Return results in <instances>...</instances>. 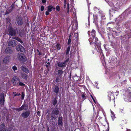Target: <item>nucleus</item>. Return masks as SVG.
Masks as SVG:
<instances>
[{
	"mask_svg": "<svg viewBox=\"0 0 131 131\" xmlns=\"http://www.w3.org/2000/svg\"><path fill=\"white\" fill-rule=\"evenodd\" d=\"M90 44L94 43L95 48L96 49L97 48L99 49L101 47V43L98 41V38L95 36L92 38L91 37L90 38Z\"/></svg>",
	"mask_w": 131,
	"mask_h": 131,
	"instance_id": "f257e3e1",
	"label": "nucleus"
},
{
	"mask_svg": "<svg viewBox=\"0 0 131 131\" xmlns=\"http://www.w3.org/2000/svg\"><path fill=\"white\" fill-rule=\"evenodd\" d=\"M59 110L57 107L56 108L55 107V108H54L51 112V120L53 119L54 120H56L57 117V115L59 114Z\"/></svg>",
	"mask_w": 131,
	"mask_h": 131,
	"instance_id": "f03ea898",
	"label": "nucleus"
},
{
	"mask_svg": "<svg viewBox=\"0 0 131 131\" xmlns=\"http://www.w3.org/2000/svg\"><path fill=\"white\" fill-rule=\"evenodd\" d=\"M17 28L16 29H15L13 27L10 25L8 27V32L9 35L11 36H16V31Z\"/></svg>",
	"mask_w": 131,
	"mask_h": 131,
	"instance_id": "7ed1b4c3",
	"label": "nucleus"
},
{
	"mask_svg": "<svg viewBox=\"0 0 131 131\" xmlns=\"http://www.w3.org/2000/svg\"><path fill=\"white\" fill-rule=\"evenodd\" d=\"M69 60V59L68 58L64 62H60L59 61L57 62V65L59 68H62L63 69L66 67Z\"/></svg>",
	"mask_w": 131,
	"mask_h": 131,
	"instance_id": "20e7f679",
	"label": "nucleus"
},
{
	"mask_svg": "<svg viewBox=\"0 0 131 131\" xmlns=\"http://www.w3.org/2000/svg\"><path fill=\"white\" fill-rule=\"evenodd\" d=\"M17 58L19 61L23 63H25L26 62L25 56V55L23 53L19 52L17 54Z\"/></svg>",
	"mask_w": 131,
	"mask_h": 131,
	"instance_id": "39448f33",
	"label": "nucleus"
},
{
	"mask_svg": "<svg viewBox=\"0 0 131 131\" xmlns=\"http://www.w3.org/2000/svg\"><path fill=\"white\" fill-rule=\"evenodd\" d=\"M28 108V105L27 104H23L20 107L18 108H14L13 109L18 111L19 112L24 110H27Z\"/></svg>",
	"mask_w": 131,
	"mask_h": 131,
	"instance_id": "423d86ee",
	"label": "nucleus"
},
{
	"mask_svg": "<svg viewBox=\"0 0 131 131\" xmlns=\"http://www.w3.org/2000/svg\"><path fill=\"white\" fill-rule=\"evenodd\" d=\"M12 81L14 86H18L20 80L18 77L15 76L13 77L12 79Z\"/></svg>",
	"mask_w": 131,
	"mask_h": 131,
	"instance_id": "0eeeda50",
	"label": "nucleus"
},
{
	"mask_svg": "<svg viewBox=\"0 0 131 131\" xmlns=\"http://www.w3.org/2000/svg\"><path fill=\"white\" fill-rule=\"evenodd\" d=\"M16 24L19 26H21L23 24L22 18L20 17H18L16 18Z\"/></svg>",
	"mask_w": 131,
	"mask_h": 131,
	"instance_id": "6e6552de",
	"label": "nucleus"
},
{
	"mask_svg": "<svg viewBox=\"0 0 131 131\" xmlns=\"http://www.w3.org/2000/svg\"><path fill=\"white\" fill-rule=\"evenodd\" d=\"M5 98L4 97V93L2 92L0 94V104L3 105L4 104L5 101Z\"/></svg>",
	"mask_w": 131,
	"mask_h": 131,
	"instance_id": "1a4fd4ad",
	"label": "nucleus"
},
{
	"mask_svg": "<svg viewBox=\"0 0 131 131\" xmlns=\"http://www.w3.org/2000/svg\"><path fill=\"white\" fill-rule=\"evenodd\" d=\"M17 41L14 40H10L8 43V46L14 47L17 45Z\"/></svg>",
	"mask_w": 131,
	"mask_h": 131,
	"instance_id": "9d476101",
	"label": "nucleus"
},
{
	"mask_svg": "<svg viewBox=\"0 0 131 131\" xmlns=\"http://www.w3.org/2000/svg\"><path fill=\"white\" fill-rule=\"evenodd\" d=\"M16 49L18 51L23 52H24L26 51L25 49L21 45L17 46L16 47Z\"/></svg>",
	"mask_w": 131,
	"mask_h": 131,
	"instance_id": "9b49d317",
	"label": "nucleus"
},
{
	"mask_svg": "<svg viewBox=\"0 0 131 131\" xmlns=\"http://www.w3.org/2000/svg\"><path fill=\"white\" fill-rule=\"evenodd\" d=\"M30 114V111H25L21 113V115L24 118H26L29 116Z\"/></svg>",
	"mask_w": 131,
	"mask_h": 131,
	"instance_id": "f8f14e48",
	"label": "nucleus"
},
{
	"mask_svg": "<svg viewBox=\"0 0 131 131\" xmlns=\"http://www.w3.org/2000/svg\"><path fill=\"white\" fill-rule=\"evenodd\" d=\"M10 59V56H6L4 58L3 63L4 64H6Z\"/></svg>",
	"mask_w": 131,
	"mask_h": 131,
	"instance_id": "ddd939ff",
	"label": "nucleus"
},
{
	"mask_svg": "<svg viewBox=\"0 0 131 131\" xmlns=\"http://www.w3.org/2000/svg\"><path fill=\"white\" fill-rule=\"evenodd\" d=\"M63 117L61 115L59 116L58 117V125L60 127L63 125V122H62Z\"/></svg>",
	"mask_w": 131,
	"mask_h": 131,
	"instance_id": "4468645a",
	"label": "nucleus"
},
{
	"mask_svg": "<svg viewBox=\"0 0 131 131\" xmlns=\"http://www.w3.org/2000/svg\"><path fill=\"white\" fill-rule=\"evenodd\" d=\"M108 99L110 101H112L114 104H115V97L113 96V95L111 94H109L108 96Z\"/></svg>",
	"mask_w": 131,
	"mask_h": 131,
	"instance_id": "2eb2a0df",
	"label": "nucleus"
},
{
	"mask_svg": "<svg viewBox=\"0 0 131 131\" xmlns=\"http://www.w3.org/2000/svg\"><path fill=\"white\" fill-rule=\"evenodd\" d=\"M13 49L10 47H7L5 49V51L6 54H11L13 52Z\"/></svg>",
	"mask_w": 131,
	"mask_h": 131,
	"instance_id": "dca6fc26",
	"label": "nucleus"
},
{
	"mask_svg": "<svg viewBox=\"0 0 131 131\" xmlns=\"http://www.w3.org/2000/svg\"><path fill=\"white\" fill-rule=\"evenodd\" d=\"M59 88L57 85H55L53 88V92L55 93L56 94H58L59 91Z\"/></svg>",
	"mask_w": 131,
	"mask_h": 131,
	"instance_id": "f3484780",
	"label": "nucleus"
},
{
	"mask_svg": "<svg viewBox=\"0 0 131 131\" xmlns=\"http://www.w3.org/2000/svg\"><path fill=\"white\" fill-rule=\"evenodd\" d=\"M6 130L5 124L3 123L0 126V131H6Z\"/></svg>",
	"mask_w": 131,
	"mask_h": 131,
	"instance_id": "a211bd4d",
	"label": "nucleus"
},
{
	"mask_svg": "<svg viewBox=\"0 0 131 131\" xmlns=\"http://www.w3.org/2000/svg\"><path fill=\"white\" fill-rule=\"evenodd\" d=\"M57 72L56 75H58V76L62 77V75L64 72L63 71H62V70L59 69L57 71Z\"/></svg>",
	"mask_w": 131,
	"mask_h": 131,
	"instance_id": "6ab92c4d",
	"label": "nucleus"
},
{
	"mask_svg": "<svg viewBox=\"0 0 131 131\" xmlns=\"http://www.w3.org/2000/svg\"><path fill=\"white\" fill-rule=\"evenodd\" d=\"M122 18L120 17H119L117 19L115 20V22L116 24L119 25V24L121 22L122 20Z\"/></svg>",
	"mask_w": 131,
	"mask_h": 131,
	"instance_id": "aec40b11",
	"label": "nucleus"
},
{
	"mask_svg": "<svg viewBox=\"0 0 131 131\" xmlns=\"http://www.w3.org/2000/svg\"><path fill=\"white\" fill-rule=\"evenodd\" d=\"M13 39L16 40L19 42L21 43H22L23 45H24V43L23 41H22L21 40L20 38L17 36H15L12 38Z\"/></svg>",
	"mask_w": 131,
	"mask_h": 131,
	"instance_id": "412c9836",
	"label": "nucleus"
},
{
	"mask_svg": "<svg viewBox=\"0 0 131 131\" xmlns=\"http://www.w3.org/2000/svg\"><path fill=\"white\" fill-rule=\"evenodd\" d=\"M21 69L23 71L26 73H29L28 69L23 66H21Z\"/></svg>",
	"mask_w": 131,
	"mask_h": 131,
	"instance_id": "4be33fe9",
	"label": "nucleus"
},
{
	"mask_svg": "<svg viewBox=\"0 0 131 131\" xmlns=\"http://www.w3.org/2000/svg\"><path fill=\"white\" fill-rule=\"evenodd\" d=\"M56 48L57 50H59L61 49V46L59 42H57L56 43Z\"/></svg>",
	"mask_w": 131,
	"mask_h": 131,
	"instance_id": "5701e85b",
	"label": "nucleus"
},
{
	"mask_svg": "<svg viewBox=\"0 0 131 131\" xmlns=\"http://www.w3.org/2000/svg\"><path fill=\"white\" fill-rule=\"evenodd\" d=\"M112 34L113 36H118L119 34V32L118 31H116L113 30H112Z\"/></svg>",
	"mask_w": 131,
	"mask_h": 131,
	"instance_id": "b1692460",
	"label": "nucleus"
},
{
	"mask_svg": "<svg viewBox=\"0 0 131 131\" xmlns=\"http://www.w3.org/2000/svg\"><path fill=\"white\" fill-rule=\"evenodd\" d=\"M96 31L94 29H93L91 32V36L92 37V38H93L95 36Z\"/></svg>",
	"mask_w": 131,
	"mask_h": 131,
	"instance_id": "393cba45",
	"label": "nucleus"
},
{
	"mask_svg": "<svg viewBox=\"0 0 131 131\" xmlns=\"http://www.w3.org/2000/svg\"><path fill=\"white\" fill-rule=\"evenodd\" d=\"M24 33V30H19V35L20 37H22Z\"/></svg>",
	"mask_w": 131,
	"mask_h": 131,
	"instance_id": "a878e982",
	"label": "nucleus"
},
{
	"mask_svg": "<svg viewBox=\"0 0 131 131\" xmlns=\"http://www.w3.org/2000/svg\"><path fill=\"white\" fill-rule=\"evenodd\" d=\"M21 75L23 79H25L26 80H27L28 76L25 73H23L21 74Z\"/></svg>",
	"mask_w": 131,
	"mask_h": 131,
	"instance_id": "bb28decb",
	"label": "nucleus"
},
{
	"mask_svg": "<svg viewBox=\"0 0 131 131\" xmlns=\"http://www.w3.org/2000/svg\"><path fill=\"white\" fill-rule=\"evenodd\" d=\"M116 10H115L114 9H111L109 10V13L110 15H112L114 14Z\"/></svg>",
	"mask_w": 131,
	"mask_h": 131,
	"instance_id": "cd10ccee",
	"label": "nucleus"
},
{
	"mask_svg": "<svg viewBox=\"0 0 131 131\" xmlns=\"http://www.w3.org/2000/svg\"><path fill=\"white\" fill-rule=\"evenodd\" d=\"M57 98H55L52 100V103L53 105L55 106L57 104Z\"/></svg>",
	"mask_w": 131,
	"mask_h": 131,
	"instance_id": "c85d7f7f",
	"label": "nucleus"
},
{
	"mask_svg": "<svg viewBox=\"0 0 131 131\" xmlns=\"http://www.w3.org/2000/svg\"><path fill=\"white\" fill-rule=\"evenodd\" d=\"M62 79V77L58 76L56 77L55 81L56 82L58 83L61 81Z\"/></svg>",
	"mask_w": 131,
	"mask_h": 131,
	"instance_id": "c756f323",
	"label": "nucleus"
},
{
	"mask_svg": "<svg viewBox=\"0 0 131 131\" xmlns=\"http://www.w3.org/2000/svg\"><path fill=\"white\" fill-rule=\"evenodd\" d=\"M70 49V46H68L66 50V55H67L69 53V52Z\"/></svg>",
	"mask_w": 131,
	"mask_h": 131,
	"instance_id": "7c9ffc66",
	"label": "nucleus"
},
{
	"mask_svg": "<svg viewBox=\"0 0 131 131\" xmlns=\"http://www.w3.org/2000/svg\"><path fill=\"white\" fill-rule=\"evenodd\" d=\"M85 95L86 94L85 93H83L81 95V96L83 99V101H84L86 99V97L85 96Z\"/></svg>",
	"mask_w": 131,
	"mask_h": 131,
	"instance_id": "2f4dec72",
	"label": "nucleus"
},
{
	"mask_svg": "<svg viewBox=\"0 0 131 131\" xmlns=\"http://www.w3.org/2000/svg\"><path fill=\"white\" fill-rule=\"evenodd\" d=\"M127 98L128 100L131 102V93H129L127 95Z\"/></svg>",
	"mask_w": 131,
	"mask_h": 131,
	"instance_id": "473e14b6",
	"label": "nucleus"
},
{
	"mask_svg": "<svg viewBox=\"0 0 131 131\" xmlns=\"http://www.w3.org/2000/svg\"><path fill=\"white\" fill-rule=\"evenodd\" d=\"M71 34H70L69 36V39H68V44L70 45L71 42Z\"/></svg>",
	"mask_w": 131,
	"mask_h": 131,
	"instance_id": "72a5a7b5",
	"label": "nucleus"
},
{
	"mask_svg": "<svg viewBox=\"0 0 131 131\" xmlns=\"http://www.w3.org/2000/svg\"><path fill=\"white\" fill-rule=\"evenodd\" d=\"M131 21H127L125 23V25L126 26L127 25L128 26H130Z\"/></svg>",
	"mask_w": 131,
	"mask_h": 131,
	"instance_id": "f704fd0d",
	"label": "nucleus"
},
{
	"mask_svg": "<svg viewBox=\"0 0 131 131\" xmlns=\"http://www.w3.org/2000/svg\"><path fill=\"white\" fill-rule=\"evenodd\" d=\"M6 21L7 24L10 23L11 21V19L9 18H6Z\"/></svg>",
	"mask_w": 131,
	"mask_h": 131,
	"instance_id": "c9c22d12",
	"label": "nucleus"
},
{
	"mask_svg": "<svg viewBox=\"0 0 131 131\" xmlns=\"http://www.w3.org/2000/svg\"><path fill=\"white\" fill-rule=\"evenodd\" d=\"M99 14L102 17H105V15L103 14V12L102 11H100L99 12Z\"/></svg>",
	"mask_w": 131,
	"mask_h": 131,
	"instance_id": "e433bc0d",
	"label": "nucleus"
},
{
	"mask_svg": "<svg viewBox=\"0 0 131 131\" xmlns=\"http://www.w3.org/2000/svg\"><path fill=\"white\" fill-rule=\"evenodd\" d=\"M12 9H9L8 10V9H7V10H6L5 14H7L10 13L11 12L12 10Z\"/></svg>",
	"mask_w": 131,
	"mask_h": 131,
	"instance_id": "4c0bfd02",
	"label": "nucleus"
},
{
	"mask_svg": "<svg viewBox=\"0 0 131 131\" xmlns=\"http://www.w3.org/2000/svg\"><path fill=\"white\" fill-rule=\"evenodd\" d=\"M16 92H13V94H14V96L15 97L17 96H19L20 95V93H15Z\"/></svg>",
	"mask_w": 131,
	"mask_h": 131,
	"instance_id": "58836bf2",
	"label": "nucleus"
},
{
	"mask_svg": "<svg viewBox=\"0 0 131 131\" xmlns=\"http://www.w3.org/2000/svg\"><path fill=\"white\" fill-rule=\"evenodd\" d=\"M25 85V84L23 82H19L18 85V86H24Z\"/></svg>",
	"mask_w": 131,
	"mask_h": 131,
	"instance_id": "ea45409f",
	"label": "nucleus"
},
{
	"mask_svg": "<svg viewBox=\"0 0 131 131\" xmlns=\"http://www.w3.org/2000/svg\"><path fill=\"white\" fill-rule=\"evenodd\" d=\"M129 34H127V36L128 38H130L131 37V31L129 30L128 31Z\"/></svg>",
	"mask_w": 131,
	"mask_h": 131,
	"instance_id": "a19ab883",
	"label": "nucleus"
},
{
	"mask_svg": "<svg viewBox=\"0 0 131 131\" xmlns=\"http://www.w3.org/2000/svg\"><path fill=\"white\" fill-rule=\"evenodd\" d=\"M12 69L15 72V71L17 70V68L16 67V66L15 65L14 66L12 67Z\"/></svg>",
	"mask_w": 131,
	"mask_h": 131,
	"instance_id": "79ce46f5",
	"label": "nucleus"
},
{
	"mask_svg": "<svg viewBox=\"0 0 131 131\" xmlns=\"http://www.w3.org/2000/svg\"><path fill=\"white\" fill-rule=\"evenodd\" d=\"M93 17L94 19L97 20L98 17L97 14L93 15Z\"/></svg>",
	"mask_w": 131,
	"mask_h": 131,
	"instance_id": "37998d69",
	"label": "nucleus"
},
{
	"mask_svg": "<svg viewBox=\"0 0 131 131\" xmlns=\"http://www.w3.org/2000/svg\"><path fill=\"white\" fill-rule=\"evenodd\" d=\"M25 94L23 92H22L21 93V99L23 100Z\"/></svg>",
	"mask_w": 131,
	"mask_h": 131,
	"instance_id": "c03bdc74",
	"label": "nucleus"
},
{
	"mask_svg": "<svg viewBox=\"0 0 131 131\" xmlns=\"http://www.w3.org/2000/svg\"><path fill=\"white\" fill-rule=\"evenodd\" d=\"M111 117L113 119V120L115 118V115L114 114H112L111 115Z\"/></svg>",
	"mask_w": 131,
	"mask_h": 131,
	"instance_id": "a18cd8bd",
	"label": "nucleus"
},
{
	"mask_svg": "<svg viewBox=\"0 0 131 131\" xmlns=\"http://www.w3.org/2000/svg\"><path fill=\"white\" fill-rule=\"evenodd\" d=\"M91 97L92 98V99L93 100L94 102L95 103V97H93V96H92V95H91Z\"/></svg>",
	"mask_w": 131,
	"mask_h": 131,
	"instance_id": "49530a36",
	"label": "nucleus"
},
{
	"mask_svg": "<svg viewBox=\"0 0 131 131\" xmlns=\"http://www.w3.org/2000/svg\"><path fill=\"white\" fill-rule=\"evenodd\" d=\"M37 114L38 116H40V112L38 111L37 112Z\"/></svg>",
	"mask_w": 131,
	"mask_h": 131,
	"instance_id": "de8ad7c7",
	"label": "nucleus"
},
{
	"mask_svg": "<svg viewBox=\"0 0 131 131\" xmlns=\"http://www.w3.org/2000/svg\"><path fill=\"white\" fill-rule=\"evenodd\" d=\"M48 8H55V7H53L52 6H48Z\"/></svg>",
	"mask_w": 131,
	"mask_h": 131,
	"instance_id": "09e8293b",
	"label": "nucleus"
},
{
	"mask_svg": "<svg viewBox=\"0 0 131 131\" xmlns=\"http://www.w3.org/2000/svg\"><path fill=\"white\" fill-rule=\"evenodd\" d=\"M97 22V20L94 19L93 21V23H95V24H96Z\"/></svg>",
	"mask_w": 131,
	"mask_h": 131,
	"instance_id": "8fccbe9b",
	"label": "nucleus"
},
{
	"mask_svg": "<svg viewBox=\"0 0 131 131\" xmlns=\"http://www.w3.org/2000/svg\"><path fill=\"white\" fill-rule=\"evenodd\" d=\"M52 9H47V11L49 12H51L52 10Z\"/></svg>",
	"mask_w": 131,
	"mask_h": 131,
	"instance_id": "3c124183",
	"label": "nucleus"
},
{
	"mask_svg": "<svg viewBox=\"0 0 131 131\" xmlns=\"http://www.w3.org/2000/svg\"><path fill=\"white\" fill-rule=\"evenodd\" d=\"M49 12L47 10L45 14L46 15H49Z\"/></svg>",
	"mask_w": 131,
	"mask_h": 131,
	"instance_id": "603ef678",
	"label": "nucleus"
},
{
	"mask_svg": "<svg viewBox=\"0 0 131 131\" xmlns=\"http://www.w3.org/2000/svg\"><path fill=\"white\" fill-rule=\"evenodd\" d=\"M66 1H64V8H65L66 7Z\"/></svg>",
	"mask_w": 131,
	"mask_h": 131,
	"instance_id": "864d4df0",
	"label": "nucleus"
},
{
	"mask_svg": "<svg viewBox=\"0 0 131 131\" xmlns=\"http://www.w3.org/2000/svg\"><path fill=\"white\" fill-rule=\"evenodd\" d=\"M46 2V0H42V2L43 3H45Z\"/></svg>",
	"mask_w": 131,
	"mask_h": 131,
	"instance_id": "5fc2aeb1",
	"label": "nucleus"
},
{
	"mask_svg": "<svg viewBox=\"0 0 131 131\" xmlns=\"http://www.w3.org/2000/svg\"><path fill=\"white\" fill-rule=\"evenodd\" d=\"M90 33H91V32L90 31H88V33L89 35H90Z\"/></svg>",
	"mask_w": 131,
	"mask_h": 131,
	"instance_id": "6e6d98bb",
	"label": "nucleus"
},
{
	"mask_svg": "<svg viewBox=\"0 0 131 131\" xmlns=\"http://www.w3.org/2000/svg\"><path fill=\"white\" fill-rule=\"evenodd\" d=\"M67 13H68L69 12V9H67Z\"/></svg>",
	"mask_w": 131,
	"mask_h": 131,
	"instance_id": "4d7b16f0",
	"label": "nucleus"
},
{
	"mask_svg": "<svg viewBox=\"0 0 131 131\" xmlns=\"http://www.w3.org/2000/svg\"><path fill=\"white\" fill-rule=\"evenodd\" d=\"M12 7V8H13L14 7V5H12L11 6Z\"/></svg>",
	"mask_w": 131,
	"mask_h": 131,
	"instance_id": "13d9d810",
	"label": "nucleus"
},
{
	"mask_svg": "<svg viewBox=\"0 0 131 131\" xmlns=\"http://www.w3.org/2000/svg\"><path fill=\"white\" fill-rule=\"evenodd\" d=\"M47 131H49V128L48 127L47 128Z\"/></svg>",
	"mask_w": 131,
	"mask_h": 131,
	"instance_id": "bf43d9fd",
	"label": "nucleus"
},
{
	"mask_svg": "<svg viewBox=\"0 0 131 131\" xmlns=\"http://www.w3.org/2000/svg\"><path fill=\"white\" fill-rule=\"evenodd\" d=\"M56 9V10L57 11H59L60 10V9Z\"/></svg>",
	"mask_w": 131,
	"mask_h": 131,
	"instance_id": "052dcab7",
	"label": "nucleus"
},
{
	"mask_svg": "<svg viewBox=\"0 0 131 131\" xmlns=\"http://www.w3.org/2000/svg\"><path fill=\"white\" fill-rule=\"evenodd\" d=\"M60 8V7L58 5V6H57L56 7V8Z\"/></svg>",
	"mask_w": 131,
	"mask_h": 131,
	"instance_id": "680f3d73",
	"label": "nucleus"
},
{
	"mask_svg": "<svg viewBox=\"0 0 131 131\" xmlns=\"http://www.w3.org/2000/svg\"><path fill=\"white\" fill-rule=\"evenodd\" d=\"M39 55H41V53L40 52H39Z\"/></svg>",
	"mask_w": 131,
	"mask_h": 131,
	"instance_id": "e2e57ef3",
	"label": "nucleus"
},
{
	"mask_svg": "<svg viewBox=\"0 0 131 131\" xmlns=\"http://www.w3.org/2000/svg\"><path fill=\"white\" fill-rule=\"evenodd\" d=\"M50 64V62H48L47 63V65H49Z\"/></svg>",
	"mask_w": 131,
	"mask_h": 131,
	"instance_id": "0e129e2a",
	"label": "nucleus"
},
{
	"mask_svg": "<svg viewBox=\"0 0 131 131\" xmlns=\"http://www.w3.org/2000/svg\"><path fill=\"white\" fill-rule=\"evenodd\" d=\"M49 66V65H47L46 66V67L47 68Z\"/></svg>",
	"mask_w": 131,
	"mask_h": 131,
	"instance_id": "69168bd1",
	"label": "nucleus"
},
{
	"mask_svg": "<svg viewBox=\"0 0 131 131\" xmlns=\"http://www.w3.org/2000/svg\"><path fill=\"white\" fill-rule=\"evenodd\" d=\"M41 9V10L42 11H43L44 10V9Z\"/></svg>",
	"mask_w": 131,
	"mask_h": 131,
	"instance_id": "338daca9",
	"label": "nucleus"
},
{
	"mask_svg": "<svg viewBox=\"0 0 131 131\" xmlns=\"http://www.w3.org/2000/svg\"><path fill=\"white\" fill-rule=\"evenodd\" d=\"M41 8H44V7L43 6H42L41 7Z\"/></svg>",
	"mask_w": 131,
	"mask_h": 131,
	"instance_id": "774afa93",
	"label": "nucleus"
}]
</instances>
